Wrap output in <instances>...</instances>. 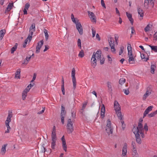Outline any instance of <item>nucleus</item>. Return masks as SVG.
<instances>
[{
  "label": "nucleus",
  "instance_id": "nucleus-1",
  "mask_svg": "<svg viewBox=\"0 0 157 157\" xmlns=\"http://www.w3.org/2000/svg\"><path fill=\"white\" fill-rule=\"evenodd\" d=\"M101 52L100 50H98L96 53L94 52L91 59L90 62L92 66L95 68L97 65V59L100 58Z\"/></svg>",
  "mask_w": 157,
  "mask_h": 157
},
{
  "label": "nucleus",
  "instance_id": "nucleus-2",
  "mask_svg": "<svg viewBox=\"0 0 157 157\" xmlns=\"http://www.w3.org/2000/svg\"><path fill=\"white\" fill-rule=\"evenodd\" d=\"M57 140L56 126H54L51 134V147L53 149H54L55 148Z\"/></svg>",
  "mask_w": 157,
  "mask_h": 157
},
{
  "label": "nucleus",
  "instance_id": "nucleus-3",
  "mask_svg": "<svg viewBox=\"0 0 157 157\" xmlns=\"http://www.w3.org/2000/svg\"><path fill=\"white\" fill-rule=\"evenodd\" d=\"M128 51V62L130 64H134L135 63V56L132 54V47L130 44H128L127 47Z\"/></svg>",
  "mask_w": 157,
  "mask_h": 157
},
{
  "label": "nucleus",
  "instance_id": "nucleus-4",
  "mask_svg": "<svg viewBox=\"0 0 157 157\" xmlns=\"http://www.w3.org/2000/svg\"><path fill=\"white\" fill-rule=\"evenodd\" d=\"M114 107L119 119L122 120L123 116L121 111V107L118 102L116 101L114 102Z\"/></svg>",
  "mask_w": 157,
  "mask_h": 157
},
{
  "label": "nucleus",
  "instance_id": "nucleus-5",
  "mask_svg": "<svg viewBox=\"0 0 157 157\" xmlns=\"http://www.w3.org/2000/svg\"><path fill=\"white\" fill-rule=\"evenodd\" d=\"M67 132L69 134L72 133L74 131L73 124L70 119H68L67 120Z\"/></svg>",
  "mask_w": 157,
  "mask_h": 157
},
{
  "label": "nucleus",
  "instance_id": "nucleus-6",
  "mask_svg": "<svg viewBox=\"0 0 157 157\" xmlns=\"http://www.w3.org/2000/svg\"><path fill=\"white\" fill-rule=\"evenodd\" d=\"M108 40L109 45L111 47V51L113 53H115L116 49L115 48V41L114 38L112 37L108 38Z\"/></svg>",
  "mask_w": 157,
  "mask_h": 157
},
{
  "label": "nucleus",
  "instance_id": "nucleus-7",
  "mask_svg": "<svg viewBox=\"0 0 157 157\" xmlns=\"http://www.w3.org/2000/svg\"><path fill=\"white\" fill-rule=\"evenodd\" d=\"M143 121V120L141 119H140L139 120V121L138 123V126L137 127H134L132 129V131L133 133L134 132V129H136L135 130V131H137V133H139V131H143L144 129L143 128V124L141 123V122Z\"/></svg>",
  "mask_w": 157,
  "mask_h": 157
},
{
  "label": "nucleus",
  "instance_id": "nucleus-8",
  "mask_svg": "<svg viewBox=\"0 0 157 157\" xmlns=\"http://www.w3.org/2000/svg\"><path fill=\"white\" fill-rule=\"evenodd\" d=\"M75 69L73 68L72 69L71 71V77L72 78V81L73 85V89H75L76 87V82L75 77Z\"/></svg>",
  "mask_w": 157,
  "mask_h": 157
},
{
  "label": "nucleus",
  "instance_id": "nucleus-9",
  "mask_svg": "<svg viewBox=\"0 0 157 157\" xmlns=\"http://www.w3.org/2000/svg\"><path fill=\"white\" fill-rule=\"evenodd\" d=\"M152 91V89L151 87H147L145 93L143 95V99L144 100H145L146 98L151 94Z\"/></svg>",
  "mask_w": 157,
  "mask_h": 157
},
{
  "label": "nucleus",
  "instance_id": "nucleus-10",
  "mask_svg": "<svg viewBox=\"0 0 157 157\" xmlns=\"http://www.w3.org/2000/svg\"><path fill=\"white\" fill-rule=\"evenodd\" d=\"M66 114V112L65 110L64 107L62 105L61 106V111L60 116L61 117V121L62 124H64V117Z\"/></svg>",
  "mask_w": 157,
  "mask_h": 157
},
{
  "label": "nucleus",
  "instance_id": "nucleus-11",
  "mask_svg": "<svg viewBox=\"0 0 157 157\" xmlns=\"http://www.w3.org/2000/svg\"><path fill=\"white\" fill-rule=\"evenodd\" d=\"M127 144L124 143L122 150V153L121 155V157H127Z\"/></svg>",
  "mask_w": 157,
  "mask_h": 157
},
{
  "label": "nucleus",
  "instance_id": "nucleus-12",
  "mask_svg": "<svg viewBox=\"0 0 157 157\" xmlns=\"http://www.w3.org/2000/svg\"><path fill=\"white\" fill-rule=\"evenodd\" d=\"M88 16L91 20L93 22H96V19L94 13L92 12L88 11H87Z\"/></svg>",
  "mask_w": 157,
  "mask_h": 157
},
{
  "label": "nucleus",
  "instance_id": "nucleus-13",
  "mask_svg": "<svg viewBox=\"0 0 157 157\" xmlns=\"http://www.w3.org/2000/svg\"><path fill=\"white\" fill-rule=\"evenodd\" d=\"M43 44L44 41L43 40H41L38 43L36 48V53L40 52V50L43 45Z\"/></svg>",
  "mask_w": 157,
  "mask_h": 157
},
{
  "label": "nucleus",
  "instance_id": "nucleus-14",
  "mask_svg": "<svg viewBox=\"0 0 157 157\" xmlns=\"http://www.w3.org/2000/svg\"><path fill=\"white\" fill-rule=\"evenodd\" d=\"M76 25V27L77 29L78 30L79 34L80 35H82L83 33V30L82 29V26L80 22L77 23Z\"/></svg>",
  "mask_w": 157,
  "mask_h": 157
},
{
  "label": "nucleus",
  "instance_id": "nucleus-15",
  "mask_svg": "<svg viewBox=\"0 0 157 157\" xmlns=\"http://www.w3.org/2000/svg\"><path fill=\"white\" fill-rule=\"evenodd\" d=\"M135 129H134L133 130L134 131V133L135 136L136 142L138 144H140L141 143V140L140 137V135L139 134V133H137V131H135Z\"/></svg>",
  "mask_w": 157,
  "mask_h": 157
},
{
  "label": "nucleus",
  "instance_id": "nucleus-16",
  "mask_svg": "<svg viewBox=\"0 0 157 157\" xmlns=\"http://www.w3.org/2000/svg\"><path fill=\"white\" fill-rule=\"evenodd\" d=\"M153 106H150L148 107L145 110L143 115V118L144 117L146 116V115L148 113L151 111L153 108Z\"/></svg>",
  "mask_w": 157,
  "mask_h": 157
},
{
  "label": "nucleus",
  "instance_id": "nucleus-17",
  "mask_svg": "<svg viewBox=\"0 0 157 157\" xmlns=\"http://www.w3.org/2000/svg\"><path fill=\"white\" fill-rule=\"evenodd\" d=\"M138 12L139 14L140 15V20L142 19L144 16V12L142 9L140 7H138L137 8Z\"/></svg>",
  "mask_w": 157,
  "mask_h": 157
},
{
  "label": "nucleus",
  "instance_id": "nucleus-18",
  "mask_svg": "<svg viewBox=\"0 0 157 157\" xmlns=\"http://www.w3.org/2000/svg\"><path fill=\"white\" fill-rule=\"evenodd\" d=\"M126 14L129 20L130 21L131 24L132 25H133V20L132 17V14L130 13H128L127 12H126Z\"/></svg>",
  "mask_w": 157,
  "mask_h": 157
},
{
  "label": "nucleus",
  "instance_id": "nucleus-19",
  "mask_svg": "<svg viewBox=\"0 0 157 157\" xmlns=\"http://www.w3.org/2000/svg\"><path fill=\"white\" fill-rule=\"evenodd\" d=\"M101 117L103 118L105 117V109L104 105L103 104H102V106L101 107Z\"/></svg>",
  "mask_w": 157,
  "mask_h": 157
},
{
  "label": "nucleus",
  "instance_id": "nucleus-20",
  "mask_svg": "<svg viewBox=\"0 0 157 157\" xmlns=\"http://www.w3.org/2000/svg\"><path fill=\"white\" fill-rule=\"evenodd\" d=\"M13 114L12 112H10V111H9L8 112V115L7 118L6 120L5 121H6L7 122H10L11 121V118L12 117Z\"/></svg>",
  "mask_w": 157,
  "mask_h": 157
},
{
  "label": "nucleus",
  "instance_id": "nucleus-21",
  "mask_svg": "<svg viewBox=\"0 0 157 157\" xmlns=\"http://www.w3.org/2000/svg\"><path fill=\"white\" fill-rule=\"evenodd\" d=\"M10 122L5 121V124L7 128V130L5 132V133H9L10 130L11 129V128L10 126Z\"/></svg>",
  "mask_w": 157,
  "mask_h": 157
},
{
  "label": "nucleus",
  "instance_id": "nucleus-22",
  "mask_svg": "<svg viewBox=\"0 0 157 157\" xmlns=\"http://www.w3.org/2000/svg\"><path fill=\"white\" fill-rule=\"evenodd\" d=\"M35 30V24H33L29 28V32L30 33L33 34Z\"/></svg>",
  "mask_w": 157,
  "mask_h": 157
},
{
  "label": "nucleus",
  "instance_id": "nucleus-23",
  "mask_svg": "<svg viewBox=\"0 0 157 157\" xmlns=\"http://www.w3.org/2000/svg\"><path fill=\"white\" fill-rule=\"evenodd\" d=\"M107 86L108 88V91L112 92V83L110 82H107Z\"/></svg>",
  "mask_w": 157,
  "mask_h": 157
},
{
  "label": "nucleus",
  "instance_id": "nucleus-24",
  "mask_svg": "<svg viewBox=\"0 0 157 157\" xmlns=\"http://www.w3.org/2000/svg\"><path fill=\"white\" fill-rule=\"evenodd\" d=\"M7 145V144H5L2 146L1 150V153L2 155H3L5 154L6 152V148Z\"/></svg>",
  "mask_w": 157,
  "mask_h": 157
},
{
  "label": "nucleus",
  "instance_id": "nucleus-25",
  "mask_svg": "<svg viewBox=\"0 0 157 157\" xmlns=\"http://www.w3.org/2000/svg\"><path fill=\"white\" fill-rule=\"evenodd\" d=\"M13 6V3H9L8 6L7 7L6 9V12H8L10 11L12 8V7Z\"/></svg>",
  "mask_w": 157,
  "mask_h": 157
},
{
  "label": "nucleus",
  "instance_id": "nucleus-26",
  "mask_svg": "<svg viewBox=\"0 0 157 157\" xmlns=\"http://www.w3.org/2000/svg\"><path fill=\"white\" fill-rule=\"evenodd\" d=\"M21 69H18L17 70L15 74V77L18 78H20V77Z\"/></svg>",
  "mask_w": 157,
  "mask_h": 157
},
{
  "label": "nucleus",
  "instance_id": "nucleus-27",
  "mask_svg": "<svg viewBox=\"0 0 157 157\" xmlns=\"http://www.w3.org/2000/svg\"><path fill=\"white\" fill-rule=\"evenodd\" d=\"M6 33L5 30H1L0 31V40H1L3 38Z\"/></svg>",
  "mask_w": 157,
  "mask_h": 157
},
{
  "label": "nucleus",
  "instance_id": "nucleus-28",
  "mask_svg": "<svg viewBox=\"0 0 157 157\" xmlns=\"http://www.w3.org/2000/svg\"><path fill=\"white\" fill-rule=\"evenodd\" d=\"M146 56L145 54H141V59H143L145 61H147L149 59L148 56H147V57Z\"/></svg>",
  "mask_w": 157,
  "mask_h": 157
},
{
  "label": "nucleus",
  "instance_id": "nucleus-29",
  "mask_svg": "<svg viewBox=\"0 0 157 157\" xmlns=\"http://www.w3.org/2000/svg\"><path fill=\"white\" fill-rule=\"evenodd\" d=\"M106 130L109 135L113 133V130L111 128L106 127Z\"/></svg>",
  "mask_w": 157,
  "mask_h": 157
},
{
  "label": "nucleus",
  "instance_id": "nucleus-30",
  "mask_svg": "<svg viewBox=\"0 0 157 157\" xmlns=\"http://www.w3.org/2000/svg\"><path fill=\"white\" fill-rule=\"evenodd\" d=\"M132 156L139 155L137 152L136 149H132Z\"/></svg>",
  "mask_w": 157,
  "mask_h": 157
},
{
  "label": "nucleus",
  "instance_id": "nucleus-31",
  "mask_svg": "<svg viewBox=\"0 0 157 157\" xmlns=\"http://www.w3.org/2000/svg\"><path fill=\"white\" fill-rule=\"evenodd\" d=\"M71 19L72 21L75 24H76L77 23H78L79 22L78 20V19H76V20H75V19L74 17V15L73 14H72L71 15Z\"/></svg>",
  "mask_w": 157,
  "mask_h": 157
},
{
  "label": "nucleus",
  "instance_id": "nucleus-32",
  "mask_svg": "<svg viewBox=\"0 0 157 157\" xmlns=\"http://www.w3.org/2000/svg\"><path fill=\"white\" fill-rule=\"evenodd\" d=\"M157 113V110L154 112H152L149 114H148L147 116L149 117H151L155 116Z\"/></svg>",
  "mask_w": 157,
  "mask_h": 157
},
{
  "label": "nucleus",
  "instance_id": "nucleus-33",
  "mask_svg": "<svg viewBox=\"0 0 157 157\" xmlns=\"http://www.w3.org/2000/svg\"><path fill=\"white\" fill-rule=\"evenodd\" d=\"M156 67V66L155 65H152L151 66V73L153 74L154 73L155 71V68Z\"/></svg>",
  "mask_w": 157,
  "mask_h": 157
},
{
  "label": "nucleus",
  "instance_id": "nucleus-34",
  "mask_svg": "<svg viewBox=\"0 0 157 157\" xmlns=\"http://www.w3.org/2000/svg\"><path fill=\"white\" fill-rule=\"evenodd\" d=\"M152 25L150 24H148L146 27L144 28V31L145 32H147L150 30V29L151 28Z\"/></svg>",
  "mask_w": 157,
  "mask_h": 157
},
{
  "label": "nucleus",
  "instance_id": "nucleus-35",
  "mask_svg": "<svg viewBox=\"0 0 157 157\" xmlns=\"http://www.w3.org/2000/svg\"><path fill=\"white\" fill-rule=\"evenodd\" d=\"M44 33L45 40H47L48 39L49 37L48 34V31L47 30V29H44Z\"/></svg>",
  "mask_w": 157,
  "mask_h": 157
},
{
  "label": "nucleus",
  "instance_id": "nucleus-36",
  "mask_svg": "<svg viewBox=\"0 0 157 157\" xmlns=\"http://www.w3.org/2000/svg\"><path fill=\"white\" fill-rule=\"evenodd\" d=\"M149 46L151 48V49L154 52H157V46H151L149 45Z\"/></svg>",
  "mask_w": 157,
  "mask_h": 157
},
{
  "label": "nucleus",
  "instance_id": "nucleus-37",
  "mask_svg": "<svg viewBox=\"0 0 157 157\" xmlns=\"http://www.w3.org/2000/svg\"><path fill=\"white\" fill-rule=\"evenodd\" d=\"M33 35V33H29L27 38L25 40H27V41H28V40H29V42L32 39V36Z\"/></svg>",
  "mask_w": 157,
  "mask_h": 157
},
{
  "label": "nucleus",
  "instance_id": "nucleus-38",
  "mask_svg": "<svg viewBox=\"0 0 157 157\" xmlns=\"http://www.w3.org/2000/svg\"><path fill=\"white\" fill-rule=\"evenodd\" d=\"M27 92L24 91L22 93V99L23 100H24L25 99V98L27 96Z\"/></svg>",
  "mask_w": 157,
  "mask_h": 157
},
{
  "label": "nucleus",
  "instance_id": "nucleus-39",
  "mask_svg": "<svg viewBox=\"0 0 157 157\" xmlns=\"http://www.w3.org/2000/svg\"><path fill=\"white\" fill-rule=\"evenodd\" d=\"M84 53L83 51V50H81L79 52L78 56L82 58L84 57Z\"/></svg>",
  "mask_w": 157,
  "mask_h": 157
},
{
  "label": "nucleus",
  "instance_id": "nucleus-40",
  "mask_svg": "<svg viewBox=\"0 0 157 157\" xmlns=\"http://www.w3.org/2000/svg\"><path fill=\"white\" fill-rule=\"evenodd\" d=\"M125 82V79L124 78H121L119 81V83L121 85L124 84Z\"/></svg>",
  "mask_w": 157,
  "mask_h": 157
},
{
  "label": "nucleus",
  "instance_id": "nucleus-41",
  "mask_svg": "<svg viewBox=\"0 0 157 157\" xmlns=\"http://www.w3.org/2000/svg\"><path fill=\"white\" fill-rule=\"evenodd\" d=\"M107 123L106 127L111 128V123L110 120L109 119H108L107 120Z\"/></svg>",
  "mask_w": 157,
  "mask_h": 157
},
{
  "label": "nucleus",
  "instance_id": "nucleus-42",
  "mask_svg": "<svg viewBox=\"0 0 157 157\" xmlns=\"http://www.w3.org/2000/svg\"><path fill=\"white\" fill-rule=\"evenodd\" d=\"M98 60H100V63L101 64H103L105 62V59L104 57H100Z\"/></svg>",
  "mask_w": 157,
  "mask_h": 157
},
{
  "label": "nucleus",
  "instance_id": "nucleus-43",
  "mask_svg": "<svg viewBox=\"0 0 157 157\" xmlns=\"http://www.w3.org/2000/svg\"><path fill=\"white\" fill-rule=\"evenodd\" d=\"M121 120V122L122 124V127L123 130H124L125 128V124L124 123V121L123 120V118Z\"/></svg>",
  "mask_w": 157,
  "mask_h": 157
},
{
  "label": "nucleus",
  "instance_id": "nucleus-44",
  "mask_svg": "<svg viewBox=\"0 0 157 157\" xmlns=\"http://www.w3.org/2000/svg\"><path fill=\"white\" fill-rule=\"evenodd\" d=\"M136 149V143L132 141L131 144V149Z\"/></svg>",
  "mask_w": 157,
  "mask_h": 157
},
{
  "label": "nucleus",
  "instance_id": "nucleus-45",
  "mask_svg": "<svg viewBox=\"0 0 157 157\" xmlns=\"http://www.w3.org/2000/svg\"><path fill=\"white\" fill-rule=\"evenodd\" d=\"M149 3V0H144V6L146 8H148Z\"/></svg>",
  "mask_w": 157,
  "mask_h": 157
},
{
  "label": "nucleus",
  "instance_id": "nucleus-46",
  "mask_svg": "<svg viewBox=\"0 0 157 157\" xmlns=\"http://www.w3.org/2000/svg\"><path fill=\"white\" fill-rule=\"evenodd\" d=\"M78 47L80 48V49L81 48V40L80 39H78Z\"/></svg>",
  "mask_w": 157,
  "mask_h": 157
},
{
  "label": "nucleus",
  "instance_id": "nucleus-47",
  "mask_svg": "<svg viewBox=\"0 0 157 157\" xmlns=\"http://www.w3.org/2000/svg\"><path fill=\"white\" fill-rule=\"evenodd\" d=\"M17 48H16V46H13V47L11 50V54H13V53L16 50V49Z\"/></svg>",
  "mask_w": 157,
  "mask_h": 157
},
{
  "label": "nucleus",
  "instance_id": "nucleus-48",
  "mask_svg": "<svg viewBox=\"0 0 157 157\" xmlns=\"http://www.w3.org/2000/svg\"><path fill=\"white\" fill-rule=\"evenodd\" d=\"M124 49V47L123 46H121L120 47V49L119 52V55H121L123 53V50Z\"/></svg>",
  "mask_w": 157,
  "mask_h": 157
},
{
  "label": "nucleus",
  "instance_id": "nucleus-49",
  "mask_svg": "<svg viewBox=\"0 0 157 157\" xmlns=\"http://www.w3.org/2000/svg\"><path fill=\"white\" fill-rule=\"evenodd\" d=\"M92 37H94L96 34V31L94 29L92 28Z\"/></svg>",
  "mask_w": 157,
  "mask_h": 157
},
{
  "label": "nucleus",
  "instance_id": "nucleus-50",
  "mask_svg": "<svg viewBox=\"0 0 157 157\" xmlns=\"http://www.w3.org/2000/svg\"><path fill=\"white\" fill-rule=\"evenodd\" d=\"M87 104V102H85L83 104L82 106V110H84Z\"/></svg>",
  "mask_w": 157,
  "mask_h": 157
},
{
  "label": "nucleus",
  "instance_id": "nucleus-51",
  "mask_svg": "<svg viewBox=\"0 0 157 157\" xmlns=\"http://www.w3.org/2000/svg\"><path fill=\"white\" fill-rule=\"evenodd\" d=\"M124 93L126 95H128L129 94V92L128 89H124L123 90Z\"/></svg>",
  "mask_w": 157,
  "mask_h": 157
},
{
  "label": "nucleus",
  "instance_id": "nucleus-52",
  "mask_svg": "<svg viewBox=\"0 0 157 157\" xmlns=\"http://www.w3.org/2000/svg\"><path fill=\"white\" fill-rule=\"evenodd\" d=\"M62 147L63 150L65 151H67V146L66 144H62Z\"/></svg>",
  "mask_w": 157,
  "mask_h": 157
},
{
  "label": "nucleus",
  "instance_id": "nucleus-53",
  "mask_svg": "<svg viewBox=\"0 0 157 157\" xmlns=\"http://www.w3.org/2000/svg\"><path fill=\"white\" fill-rule=\"evenodd\" d=\"M101 6L104 8H106V6L105 4L104 3V0H101Z\"/></svg>",
  "mask_w": 157,
  "mask_h": 157
},
{
  "label": "nucleus",
  "instance_id": "nucleus-54",
  "mask_svg": "<svg viewBox=\"0 0 157 157\" xmlns=\"http://www.w3.org/2000/svg\"><path fill=\"white\" fill-rule=\"evenodd\" d=\"M30 6L29 4V3H26L24 9L28 10Z\"/></svg>",
  "mask_w": 157,
  "mask_h": 157
},
{
  "label": "nucleus",
  "instance_id": "nucleus-55",
  "mask_svg": "<svg viewBox=\"0 0 157 157\" xmlns=\"http://www.w3.org/2000/svg\"><path fill=\"white\" fill-rule=\"evenodd\" d=\"M30 89L31 88L29 87V85H28L24 91L28 92Z\"/></svg>",
  "mask_w": 157,
  "mask_h": 157
},
{
  "label": "nucleus",
  "instance_id": "nucleus-56",
  "mask_svg": "<svg viewBox=\"0 0 157 157\" xmlns=\"http://www.w3.org/2000/svg\"><path fill=\"white\" fill-rule=\"evenodd\" d=\"M143 131H139V134H140L141 136L143 138L144 137V134L143 132Z\"/></svg>",
  "mask_w": 157,
  "mask_h": 157
},
{
  "label": "nucleus",
  "instance_id": "nucleus-57",
  "mask_svg": "<svg viewBox=\"0 0 157 157\" xmlns=\"http://www.w3.org/2000/svg\"><path fill=\"white\" fill-rule=\"evenodd\" d=\"M143 129H144L146 131H148V128L147 124H145L144 127V128Z\"/></svg>",
  "mask_w": 157,
  "mask_h": 157
},
{
  "label": "nucleus",
  "instance_id": "nucleus-58",
  "mask_svg": "<svg viewBox=\"0 0 157 157\" xmlns=\"http://www.w3.org/2000/svg\"><path fill=\"white\" fill-rule=\"evenodd\" d=\"M27 42L28 41H27V40H25V41L23 44V47L24 48H25L26 47Z\"/></svg>",
  "mask_w": 157,
  "mask_h": 157
},
{
  "label": "nucleus",
  "instance_id": "nucleus-59",
  "mask_svg": "<svg viewBox=\"0 0 157 157\" xmlns=\"http://www.w3.org/2000/svg\"><path fill=\"white\" fill-rule=\"evenodd\" d=\"M107 57L108 59V61L110 63H111V62L112 61L111 58L109 56V55H108Z\"/></svg>",
  "mask_w": 157,
  "mask_h": 157
},
{
  "label": "nucleus",
  "instance_id": "nucleus-60",
  "mask_svg": "<svg viewBox=\"0 0 157 157\" xmlns=\"http://www.w3.org/2000/svg\"><path fill=\"white\" fill-rule=\"evenodd\" d=\"M153 37H154V40H156L157 39V33H155L154 35H153Z\"/></svg>",
  "mask_w": 157,
  "mask_h": 157
},
{
  "label": "nucleus",
  "instance_id": "nucleus-61",
  "mask_svg": "<svg viewBox=\"0 0 157 157\" xmlns=\"http://www.w3.org/2000/svg\"><path fill=\"white\" fill-rule=\"evenodd\" d=\"M44 110H45V109L43 108V109L41 111L38 112L37 113L39 114H42V113H43L44 112Z\"/></svg>",
  "mask_w": 157,
  "mask_h": 157
},
{
  "label": "nucleus",
  "instance_id": "nucleus-62",
  "mask_svg": "<svg viewBox=\"0 0 157 157\" xmlns=\"http://www.w3.org/2000/svg\"><path fill=\"white\" fill-rule=\"evenodd\" d=\"M45 49L44 50V52H45L47 50H48L49 48V46L48 45H45Z\"/></svg>",
  "mask_w": 157,
  "mask_h": 157
},
{
  "label": "nucleus",
  "instance_id": "nucleus-63",
  "mask_svg": "<svg viewBox=\"0 0 157 157\" xmlns=\"http://www.w3.org/2000/svg\"><path fill=\"white\" fill-rule=\"evenodd\" d=\"M116 13L119 16H120V13L119 12V11L118 9L117 8H116Z\"/></svg>",
  "mask_w": 157,
  "mask_h": 157
},
{
  "label": "nucleus",
  "instance_id": "nucleus-64",
  "mask_svg": "<svg viewBox=\"0 0 157 157\" xmlns=\"http://www.w3.org/2000/svg\"><path fill=\"white\" fill-rule=\"evenodd\" d=\"M96 37L97 39H98V40H100V36L97 33L96 36Z\"/></svg>",
  "mask_w": 157,
  "mask_h": 157
}]
</instances>
